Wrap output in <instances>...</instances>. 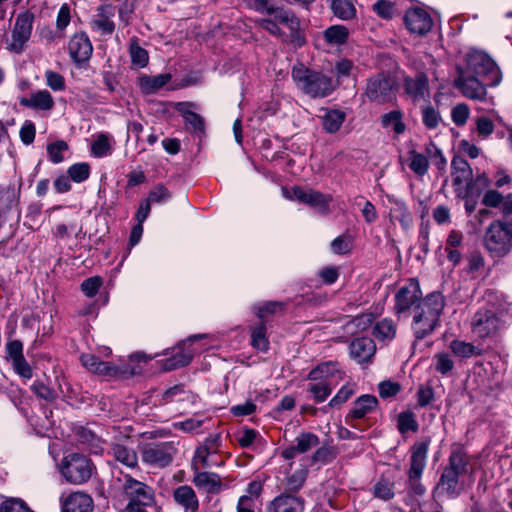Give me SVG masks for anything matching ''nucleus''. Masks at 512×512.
<instances>
[{
	"label": "nucleus",
	"mask_w": 512,
	"mask_h": 512,
	"mask_svg": "<svg viewBox=\"0 0 512 512\" xmlns=\"http://www.w3.org/2000/svg\"><path fill=\"white\" fill-rule=\"evenodd\" d=\"M307 391L311 393L316 403H322L331 394L332 387L329 381H319L310 383L307 387Z\"/></svg>",
	"instance_id": "ea45409f"
},
{
	"label": "nucleus",
	"mask_w": 512,
	"mask_h": 512,
	"mask_svg": "<svg viewBox=\"0 0 512 512\" xmlns=\"http://www.w3.org/2000/svg\"><path fill=\"white\" fill-rule=\"evenodd\" d=\"M422 291L419 282L416 279H410L407 284L402 286L395 295L394 311L397 315L404 314L422 300Z\"/></svg>",
	"instance_id": "f8f14e48"
},
{
	"label": "nucleus",
	"mask_w": 512,
	"mask_h": 512,
	"mask_svg": "<svg viewBox=\"0 0 512 512\" xmlns=\"http://www.w3.org/2000/svg\"><path fill=\"white\" fill-rule=\"evenodd\" d=\"M404 23L410 33L418 36L426 35L433 26L430 14L420 7L407 10L404 16Z\"/></svg>",
	"instance_id": "4468645a"
},
{
	"label": "nucleus",
	"mask_w": 512,
	"mask_h": 512,
	"mask_svg": "<svg viewBox=\"0 0 512 512\" xmlns=\"http://www.w3.org/2000/svg\"><path fill=\"white\" fill-rule=\"evenodd\" d=\"M463 478L464 477L444 468L436 489L450 498H456L463 490Z\"/></svg>",
	"instance_id": "412c9836"
},
{
	"label": "nucleus",
	"mask_w": 512,
	"mask_h": 512,
	"mask_svg": "<svg viewBox=\"0 0 512 512\" xmlns=\"http://www.w3.org/2000/svg\"><path fill=\"white\" fill-rule=\"evenodd\" d=\"M320 444L319 437L312 432H301L294 444L285 448L281 455L286 460L294 459L298 454H304L316 448Z\"/></svg>",
	"instance_id": "a211bd4d"
},
{
	"label": "nucleus",
	"mask_w": 512,
	"mask_h": 512,
	"mask_svg": "<svg viewBox=\"0 0 512 512\" xmlns=\"http://www.w3.org/2000/svg\"><path fill=\"white\" fill-rule=\"evenodd\" d=\"M331 249L335 254H346L351 249V239L348 235H340L331 243Z\"/></svg>",
	"instance_id": "69168bd1"
},
{
	"label": "nucleus",
	"mask_w": 512,
	"mask_h": 512,
	"mask_svg": "<svg viewBox=\"0 0 512 512\" xmlns=\"http://www.w3.org/2000/svg\"><path fill=\"white\" fill-rule=\"evenodd\" d=\"M68 51L71 59L78 66L86 63L92 56L93 45L84 32L75 33L68 42Z\"/></svg>",
	"instance_id": "2eb2a0df"
},
{
	"label": "nucleus",
	"mask_w": 512,
	"mask_h": 512,
	"mask_svg": "<svg viewBox=\"0 0 512 512\" xmlns=\"http://www.w3.org/2000/svg\"><path fill=\"white\" fill-rule=\"evenodd\" d=\"M381 125L385 129H391L396 135H401L406 130L403 122V114L400 110H393L381 116Z\"/></svg>",
	"instance_id": "7c9ffc66"
},
{
	"label": "nucleus",
	"mask_w": 512,
	"mask_h": 512,
	"mask_svg": "<svg viewBox=\"0 0 512 512\" xmlns=\"http://www.w3.org/2000/svg\"><path fill=\"white\" fill-rule=\"evenodd\" d=\"M115 482L119 484L122 494L129 500L126 506L128 512H146L145 507L154 502L153 489L131 475L123 474L122 477H117Z\"/></svg>",
	"instance_id": "f03ea898"
},
{
	"label": "nucleus",
	"mask_w": 512,
	"mask_h": 512,
	"mask_svg": "<svg viewBox=\"0 0 512 512\" xmlns=\"http://www.w3.org/2000/svg\"><path fill=\"white\" fill-rule=\"evenodd\" d=\"M14 371L21 377L25 379H31L33 376V371L29 363L26 361L25 357L22 356L18 359H14L11 362Z\"/></svg>",
	"instance_id": "338daca9"
},
{
	"label": "nucleus",
	"mask_w": 512,
	"mask_h": 512,
	"mask_svg": "<svg viewBox=\"0 0 512 512\" xmlns=\"http://www.w3.org/2000/svg\"><path fill=\"white\" fill-rule=\"evenodd\" d=\"M349 30L343 25H332L324 31V39L329 44L342 45L347 42Z\"/></svg>",
	"instance_id": "4c0bfd02"
},
{
	"label": "nucleus",
	"mask_w": 512,
	"mask_h": 512,
	"mask_svg": "<svg viewBox=\"0 0 512 512\" xmlns=\"http://www.w3.org/2000/svg\"><path fill=\"white\" fill-rule=\"evenodd\" d=\"M45 78L47 85L54 91H62L65 89V80L64 77L52 70H47L45 72Z\"/></svg>",
	"instance_id": "0e129e2a"
},
{
	"label": "nucleus",
	"mask_w": 512,
	"mask_h": 512,
	"mask_svg": "<svg viewBox=\"0 0 512 512\" xmlns=\"http://www.w3.org/2000/svg\"><path fill=\"white\" fill-rule=\"evenodd\" d=\"M251 345L262 352H266L269 349L266 321H260L251 328Z\"/></svg>",
	"instance_id": "72a5a7b5"
},
{
	"label": "nucleus",
	"mask_w": 512,
	"mask_h": 512,
	"mask_svg": "<svg viewBox=\"0 0 512 512\" xmlns=\"http://www.w3.org/2000/svg\"><path fill=\"white\" fill-rule=\"evenodd\" d=\"M103 284L100 276H93L85 279L81 284V290L87 297H94Z\"/></svg>",
	"instance_id": "13d9d810"
},
{
	"label": "nucleus",
	"mask_w": 512,
	"mask_h": 512,
	"mask_svg": "<svg viewBox=\"0 0 512 512\" xmlns=\"http://www.w3.org/2000/svg\"><path fill=\"white\" fill-rule=\"evenodd\" d=\"M180 112L185 119L186 128L189 132L199 135L204 133L205 124L202 116L188 109H180Z\"/></svg>",
	"instance_id": "58836bf2"
},
{
	"label": "nucleus",
	"mask_w": 512,
	"mask_h": 512,
	"mask_svg": "<svg viewBox=\"0 0 512 512\" xmlns=\"http://www.w3.org/2000/svg\"><path fill=\"white\" fill-rule=\"evenodd\" d=\"M374 12L383 19H391L394 14V5L387 0H378L373 5Z\"/></svg>",
	"instance_id": "774afa93"
},
{
	"label": "nucleus",
	"mask_w": 512,
	"mask_h": 512,
	"mask_svg": "<svg viewBox=\"0 0 512 512\" xmlns=\"http://www.w3.org/2000/svg\"><path fill=\"white\" fill-rule=\"evenodd\" d=\"M172 498L176 505L184 512H198L200 507L199 498L190 485H180L172 492Z\"/></svg>",
	"instance_id": "aec40b11"
},
{
	"label": "nucleus",
	"mask_w": 512,
	"mask_h": 512,
	"mask_svg": "<svg viewBox=\"0 0 512 512\" xmlns=\"http://www.w3.org/2000/svg\"><path fill=\"white\" fill-rule=\"evenodd\" d=\"M430 438H424L411 447L410 467L407 472L408 486L416 496L424 495L426 489L420 479L426 467V459L430 445Z\"/></svg>",
	"instance_id": "0eeeda50"
},
{
	"label": "nucleus",
	"mask_w": 512,
	"mask_h": 512,
	"mask_svg": "<svg viewBox=\"0 0 512 512\" xmlns=\"http://www.w3.org/2000/svg\"><path fill=\"white\" fill-rule=\"evenodd\" d=\"M97 11V18L91 22L92 28L102 34H112L115 31V23L112 18L115 15L116 7L111 3H103Z\"/></svg>",
	"instance_id": "b1692460"
},
{
	"label": "nucleus",
	"mask_w": 512,
	"mask_h": 512,
	"mask_svg": "<svg viewBox=\"0 0 512 512\" xmlns=\"http://www.w3.org/2000/svg\"><path fill=\"white\" fill-rule=\"evenodd\" d=\"M378 405V400L375 396L365 394L357 398L353 404V408L346 416V421L352 419L364 418L368 413L373 411Z\"/></svg>",
	"instance_id": "cd10ccee"
},
{
	"label": "nucleus",
	"mask_w": 512,
	"mask_h": 512,
	"mask_svg": "<svg viewBox=\"0 0 512 512\" xmlns=\"http://www.w3.org/2000/svg\"><path fill=\"white\" fill-rule=\"evenodd\" d=\"M396 79L387 72H380L367 80L364 95L377 104L391 102L396 96Z\"/></svg>",
	"instance_id": "6e6552de"
},
{
	"label": "nucleus",
	"mask_w": 512,
	"mask_h": 512,
	"mask_svg": "<svg viewBox=\"0 0 512 512\" xmlns=\"http://www.w3.org/2000/svg\"><path fill=\"white\" fill-rule=\"evenodd\" d=\"M269 15H273L275 20L279 21L280 23L288 25L290 28H294L295 26L298 25V21L294 13H292L289 10H286L283 7H275L273 5Z\"/></svg>",
	"instance_id": "8fccbe9b"
},
{
	"label": "nucleus",
	"mask_w": 512,
	"mask_h": 512,
	"mask_svg": "<svg viewBox=\"0 0 512 512\" xmlns=\"http://www.w3.org/2000/svg\"><path fill=\"white\" fill-rule=\"evenodd\" d=\"M206 337V334H195L190 336L187 340L183 341L178 350L172 355V357L165 360L164 368L165 370H175L180 367H184L188 365L194 355V351L190 349V342L203 339Z\"/></svg>",
	"instance_id": "f3484780"
},
{
	"label": "nucleus",
	"mask_w": 512,
	"mask_h": 512,
	"mask_svg": "<svg viewBox=\"0 0 512 512\" xmlns=\"http://www.w3.org/2000/svg\"><path fill=\"white\" fill-rule=\"evenodd\" d=\"M33 22L34 14L30 11H24L17 15L11 33V40L6 42V48L10 52L21 54L25 50L26 43L32 34Z\"/></svg>",
	"instance_id": "9d476101"
},
{
	"label": "nucleus",
	"mask_w": 512,
	"mask_h": 512,
	"mask_svg": "<svg viewBox=\"0 0 512 512\" xmlns=\"http://www.w3.org/2000/svg\"><path fill=\"white\" fill-rule=\"evenodd\" d=\"M192 483L200 490H203L207 496L219 494L224 484L217 473L200 471L195 472Z\"/></svg>",
	"instance_id": "4be33fe9"
},
{
	"label": "nucleus",
	"mask_w": 512,
	"mask_h": 512,
	"mask_svg": "<svg viewBox=\"0 0 512 512\" xmlns=\"http://www.w3.org/2000/svg\"><path fill=\"white\" fill-rule=\"evenodd\" d=\"M457 76L453 85L461 94L471 100L484 101L487 96L486 85L481 78L464 72L461 67H456Z\"/></svg>",
	"instance_id": "9b49d317"
},
{
	"label": "nucleus",
	"mask_w": 512,
	"mask_h": 512,
	"mask_svg": "<svg viewBox=\"0 0 512 512\" xmlns=\"http://www.w3.org/2000/svg\"><path fill=\"white\" fill-rule=\"evenodd\" d=\"M349 349L351 358L361 364L371 361L375 354L376 346L371 338L360 337L351 342Z\"/></svg>",
	"instance_id": "a878e982"
},
{
	"label": "nucleus",
	"mask_w": 512,
	"mask_h": 512,
	"mask_svg": "<svg viewBox=\"0 0 512 512\" xmlns=\"http://www.w3.org/2000/svg\"><path fill=\"white\" fill-rule=\"evenodd\" d=\"M323 115L319 116L323 129L327 133H336L342 126L346 114L338 109H322Z\"/></svg>",
	"instance_id": "c756f323"
},
{
	"label": "nucleus",
	"mask_w": 512,
	"mask_h": 512,
	"mask_svg": "<svg viewBox=\"0 0 512 512\" xmlns=\"http://www.w3.org/2000/svg\"><path fill=\"white\" fill-rule=\"evenodd\" d=\"M435 370L442 375H447L454 368V361L448 353H437L433 357Z\"/></svg>",
	"instance_id": "3c124183"
},
{
	"label": "nucleus",
	"mask_w": 512,
	"mask_h": 512,
	"mask_svg": "<svg viewBox=\"0 0 512 512\" xmlns=\"http://www.w3.org/2000/svg\"><path fill=\"white\" fill-rule=\"evenodd\" d=\"M330 8L334 16L344 21L356 16V8L351 0H331Z\"/></svg>",
	"instance_id": "f704fd0d"
},
{
	"label": "nucleus",
	"mask_w": 512,
	"mask_h": 512,
	"mask_svg": "<svg viewBox=\"0 0 512 512\" xmlns=\"http://www.w3.org/2000/svg\"><path fill=\"white\" fill-rule=\"evenodd\" d=\"M396 325L391 319H382L377 322L373 328V335L381 341H390L396 335Z\"/></svg>",
	"instance_id": "e433bc0d"
},
{
	"label": "nucleus",
	"mask_w": 512,
	"mask_h": 512,
	"mask_svg": "<svg viewBox=\"0 0 512 512\" xmlns=\"http://www.w3.org/2000/svg\"><path fill=\"white\" fill-rule=\"evenodd\" d=\"M293 196L299 202L309 205L319 212L326 213L329 210V204L332 201V197L327 194H323L313 189H303L295 186L292 189Z\"/></svg>",
	"instance_id": "dca6fc26"
},
{
	"label": "nucleus",
	"mask_w": 512,
	"mask_h": 512,
	"mask_svg": "<svg viewBox=\"0 0 512 512\" xmlns=\"http://www.w3.org/2000/svg\"><path fill=\"white\" fill-rule=\"evenodd\" d=\"M70 179L76 183H81L88 179L90 175V166L88 163H76L67 170Z\"/></svg>",
	"instance_id": "603ef678"
},
{
	"label": "nucleus",
	"mask_w": 512,
	"mask_h": 512,
	"mask_svg": "<svg viewBox=\"0 0 512 512\" xmlns=\"http://www.w3.org/2000/svg\"><path fill=\"white\" fill-rule=\"evenodd\" d=\"M409 155V168L417 175L423 176L427 173L429 168V161L427 157L414 150L408 152Z\"/></svg>",
	"instance_id": "a19ab883"
},
{
	"label": "nucleus",
	"mask_w": 512,
	"mask_h": 512,
	"mask_svg": "<svg viewBox=\"0 0 512 512\" xmlns=\"http://www.w3.org/2000/svg\"><path fill=\"white\" fill-rule=\"evenodd\" d=\"M484 245L493 257H504L512 249V221H493L484 236Z\"/></svg>",
	"instance_id": "423d86ee"
},
{
	"label": "nucleus",
	"mask_w": 512,
	"mask_h": 512,
	"mask_svg": "<svg viewBox=\"0 0 512 512\" xmlns=\"http://www.w3.org/2000/svg\"><path fill=\"white\" fill-rule=\"evenodd\" d=\"M20 105L37 110H51L54 107V100L47 90H40L31 94L30 98L20 99Z\"/></svg>",
	"instance_id": "c85d7f7f"
},
{
	"label": "nucleus",
	"mask_w": 512,
	"mask_h": 512,
	"mask_svg": "<svg viewBox=\"0 0 512 512\" xmlns=\"http://www.w3.org/2000/svg\"><path fill=\"white\" fill-rule=\"evenodd\" d=\"M500 328V319L492 310H479L472 320V330L480 338L496 335Z\"/></svg>",
	"instance_id": "ddd939ff"
},
{
	"label": "nucleus",
	"mask_w": 512,
	"mask_h": 512,
	"mask_svg": "<svg viewBox=\"0 0 512 512\" xmlns=\"http://www.w3.org/2000/svg\"><path fill=\"white\" fill-rule=\"evenodd\" d=\"M467 74L481 78L489 86H496L501 82V72L492 58L481 51H471L464 59V64H458Z\"/></svg>",
	"instance_id": "20e7f679"
},
{
	"label": "nucleus",
	"mask_w": 512,
	"mask_h": 512,
	"mask_svg": "<svg viewBox=\"0 0 512 512\" xmlns=\"http://www.w3.org/2000/svg\"><path fill=\"white\" fill-rule=\"evenodd\" d=\"M285 308V303L279 301H268L257 307H255V314L260 319V321H265V317L267 314H274L278 310H283Z\"/></svg>",
	"instance_id": "6e6d98bb"
},
{
	"label": "nucleus",
	"mask_w": 512,
	"mask_h": 512,
	"mask_svg": "<svg viewBox=\"0 0 512 512\" xmlns=\"http://www.w3.org/2000/svg\"><path fill=\"white\" fill-rule=\"evenodd\" d=\"M395 483L394 481L381 477L372 487V494L375 498L382 501H389L395 496Z\"/></svg>",
	"instance_id": "c9c22d12"
},
{
	"label": "nucleus",
	"mask_w": 512,
	"mask_h": 512,
	"mask_svg": "<svg viewBox=\"0 0 512 512\" xmlns=\"http://www.w3.org/2000/svg\"><path fill=\"white\" fill-rule=\"evenodd\" d=\"M422 121L426 128L436 129L441 121V115L432 106L422 108Z\"/></svg>",
	"instance_id": "4d7b16f0"
},
{
	"label": "nucleus",
	"mask_w": 512,
	"mask_h": 512,
	"mask_svg": "<svg viewBox=\"0 0 512 512\" xmlns=\"http://www.w3.org/2000/svg\"><path fill=\"white\" fill-rule=\"evenodd\" d=\"M92 497L84 492H73L62 501V512H92Z\"/></svg>",
	"instance_id": "393cba45"
},
{
	"label": "nucleus",
	"mask_w": 512,
	"mask_h": 512,
	"mask_svg": "<svg viewBox=\"0 0 512 512\" xmlns=\"http://www.w3.org/2000/svg\"><path fill=\"white\" fill-rule=\"evenodd\" d=\"M451 169L453 186L457 187L465 183L467 190H469L473 173L467 160L460 156H454L451 161Z\"/></svg>",
	"instance_id": "bb28decb"
},
{
	"label": "nucleus",
	"mask_w": 512,
	"mask_h": 512,
	"mask_svg": "<svg viewBox=\"0 0 512 512\" xmlns=\"http://www.w3.org/2000/svg\"><path fill=\"white\" fill-rule=\"evenodd\" d=\"M60 473L68 483L81 485L91 479L96 473V467L87 456L70 453L62 459Z\"/></svg>",
	"instance_id": "39448f33"
},
{
	"label": "nucleus",
	"mask_w": 512,
	"mask_h": 512,
	"mask_svg": "<svg viewBox=\"0 0 512 512\" xmlns=\"http://www.w3.org/2000/svg\"><path fill=\"white\" fill-rule=\"evenodd\" d=\"M130 56L132 64L138 67H145L148 63V53L145 49L138 45L137 40L131 41Z\"/></svg>",
	"instance_id": "864d4df0"
},
{
	"label": "nucleus",
	"mask_w": 512,
	"mask_h": 512,
	"mask_svg": "<svg viewBox=\"0 0 512 512\" xmlns=\"http://www.w3.org/2000/svg\"><path fill=\"white\" fill-rule=\"evenodd\" d=\"M171 198V193L168 191V189L163 185H157L154 189H152L148 197L146 198L147 201L152 203H163L166 202Z\"/></svg>",
	"instance_id": "680f3d73"
},
{
	"label": "nucleus",
	"mask_w": 512,
	"mask_h": 512,
	"mask_svg": "<svg viewBox=\"0 0 512 512\" xmlns=\"http://www.w3.org/2000/svg\"><path fill=\"white\" fill-rule=\"evenodd\" d=\"M210 450L207 445L200 446L196 449L194 457L192 459L191 468L195 472H200L201 468H207L210 466L208 457Z\"/></svg>",
	"instance_id": "09e8293b"
},
{
	"label": "nucleus",
	"mask_w": 512,
	"mask_h": 512,
	"mask_svg": "<svg viewBox=\"0 0 512 512\" xmlns=\"http://www.w3.org/2000/svg\"><path fill=\"white\" fill-rule=\"evenodd\" d=\"M307 470L300 469L291 474L286 480V491L287 493L294 494L298 492L304 485L307 478Z\"/></svg>",
	"instance_id": "49530a36"
},
{
	"label": "nucleus",
	"mask_w": 512,
	"mask_h": 512,
	"mask_svg": "<svg viewBox=\"0 0 512 512\" xmlns=\"http://www.w3.org/2000/svg\"><path fill=\"white\" fill-rule=\"evenodd\" d=\"M445 307V300L440 292L426 295L413 309L411 329L416 340L431 335L440 324V316Z\"/></svg>",
	"instance_id": "f257e3e1"
},
{
	"label": "nucleus",
	"mask_w": 512,
	"mask_h": 512,
	"mask_svg": "<svg viewBox=\"0 0 512 512\" xmlns=\"http://www.w3.org/2000/svg\"><path fill=\"white\" fill-rule=\"evenodd\" d=\"M171 80L170 74H159L156 76H142L139 79L141 90L146 93H154L164 87Z\"/></svg>",
	"instance_id": "2f4dec72"
},
{
	"label": "nucleus",
	"mask_w": 512,
	"mask_h": 512,
	"mask_svg": "<svg viewBox=\"0 0 512 512\" xmlns=\"http://www.w3.org/2000/svg\"><path fill=\"white\" fill-rule=\"evenodd\" d=\"M303 510V498L287 492L277 496L268 506V512H303Z\"/></svg>",
	"instance_id": "5701e85b"
},
{
	"label": "nucleus",
	"mask_w": 512,
	"mask_h": 512,
	"mask_svg": "<svg viewBox=\"0 0 512 512\" xmlns=\"http://www.w3.org/2000/svg\"><path fill=\"white\" fill-rule=\"evenodd\" d=\"M337 455L338 451L336 447L324 444L316 449V451L313 453L311 457V461L312 463L320 462L323 464H327L333 461L337 457Z\"/></svg>",
	"instance_id": "37998d69"
},
{
	"label": "nucleus",
	"mask_w": 512,
	"mask_h": 512,
	"mask_svg": "<svg viewBox=\"0 0 512 512\" xmlns=\"http://www.w3.org/2000/svg\"><path fill=\"white\" fill-rule=\"evenodd\" d=\"M177 451L173 441L150 442L144 444L140 449L142 461L156 468L169 466L173 462Z\"/></svg>",
	"instance_id": "1a4fd4ad"
},
{
	"label": "nucleus",
	"mask_w": 512,
	"mask_h": 512,
	"mask_svg": "<svg viewBox=\"0 0 512 512\" xmlns=\"http://www.w3.org/2000/svg\"><path fill=\"white\" fill-rule=\"evenodd\" d=\"M462 477L470 475L473 472L471 457L460 445H453L448 464L444 467Z\"/></svg>",
	"instance_id": "6ab92c4d"
},
{
	"label": "nucleus",
	"mask_w": 512,
	"mask_h": 512,
	"mask_svg": "<svg viewBox=\"0 0 512 512\" xmlns=\"http://www.w3.org/2000/svg\"><path fill=\"white\" fill-rule=\"evenodd\" d=\"M426 85L427 79L424 75L416 78H406L404 82L405 91L413 97L423 96Z\"/></svg>",
	"instance_id": "a18cd8bd"
},
{
	"label": "nucleus",
	"mask_w": 512,
	"mask_h": 512,
	"mask_svg": "<svg viewBox=\"0 0 512 512\" xmlns=\"http://www.w3.org/2000/svg\"><path fill=\"white\" fill-rule=\"evenodd\" d=\"M186 391L183 384H177L168 388L162 394L160 405H166L174 401H184Z\"/></svg>",
	"instance_id": "de8ad7c7"
},
{
	"label": "nucleus",
	"mask_w": 512,
	"mask_h": 512,
	"mask_svg": "<svg viewBox=\"0 0 512 512\" xmlns=\"http://www.w3.org/2000/svg\"><path fill=\"white\" fill-rule=\"evenodd\" d=\"M450 349L454 355L461 358H469L473 355H480V349H478L472 343L461 340H453L450 343Z\"/></svg>",
	"instance_id": "79ce46f5"
},
{
	"label": "nucleus",
	"mask_w": 512,
	"mask_h": 512,
	"mask_svg": "<svg viewBox=\"0 0 512 512\" xmlns=\"http://www.w3.org/2000/svg\"><path fill=\"white\" fill-rule=\"evenodd\" d=\"M292 78L297 86L313 98H323L333 91L332 79L320 72L306 68L303 64L294 66Z\"/></svg>",
	"instance_id": "7ed1b4c3"
},
{
	"label": "nucleus",
	"mask_w": 512,
	"mask_h": 512,
	"mask_svg": "<svg viewBox=\"0 0 512 512\" xmlns=\"http://www.w3.org/2000/svg\"><path fill=\"white\" fill-rule=\"evenodd\" d=\"M112 454L116 461L129 468H134L138 464L136 452L132 448H128L122 444H114L112 446Z\"/></svg>",
	"instance_id": "473e14b6"
},
{
	"label": "nucleus",
	"mask_w": 512,
	"mask_h": 512,
	"mask_svg": "<svg viewBox=\"0 0 512 512\" xmlns=\"http://www.w3.org/2000/svg\"><path fill=\"white\" fill-rule=\"evenodd\" d=\"M418 427L419 426L413 412L404 411L398 414L397 428L401 434H405L409 431L416 432Z\"/></svg>",
	"instance_id": "c03bdc74"
},
{
	"label": "nucleus",
	"mask_w": 512,
	"mask_h": 512,
	"mask_svg": "<svg viewBox=\"0 0 512 512\" xmlns=\"http://www.w3.org/2000/svg\"><path fill=\"white\" fill-rule=\"evenodd\" d=\"M354 394V389L348 385H344L337 394L329 401L328 406L331 408H340Z\"/></svg>",
	"instance_id": "052dcab7"
},
{
	"label": "nucleus",
	"mask_w": 512,
	"mask_h": 512,
	"mask_svg": "<svg viewBox=\"0 0 512 512\" xmlns=\"http://www.w3.org/2000/svg\"><path fill=\"white\" fill-rule=\"evenodd\" d=\"M469 117V108L466 104H457L451 112L452 121L457 126H463Z\"/></svg>",
	"instance_id": "e2e57ef3"
},
{
	"label": "nucleus",
	"mask_w": 512,
	"mask_h": 512,
	"mask_svg": "<svg viewBox=\"0 0 512 512\" xmlns=\"http://www.w3.org/2000/svg\"><path fill=\"white\" fill-rule=\"evenodd\" d=\"M92 153L97 157L105 156L110 150L109 137L106 134H100L92 144Z\"/></svg>",
	"instance_id": "bf43d9fd"
},
{
	"label": "nucleus",
	"mask_w": 512,
	"mask_h": 512,
	"mask_svg": "<svg viewBox=\"0 0 512 512\" xmlns=\"http://www.w3.org/2000/svg\"><path fill=\"white\" fill-rule=\"evenodd\" d=\"M68 149V144L64 140H57L47 145V152L51 162L58 164L64 160L63 151Z\"/></svg>",
	"instance_id": "5fc2aeb1"
}]
</instances>
